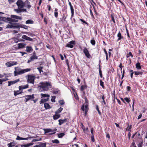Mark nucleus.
Here are the masks:
<instances>
[{"label": "nucleus", "mask_w": 147, "mask_h": 147, "mask_svg": "<svg viewBox=\"0 0 147 147\" xmlns=\"http://www.w3.org/2000/svg\"><path fill=\"white\" fill-rule=\"evenodd\" d=\"M34 23V21L32 20H28L26 22V24H33Z\"/></svg>", "instance_id": "obj_27"}, {"label": "nucleus", "mask_w": 147, "mask_h": 147, "mask_svg": "<svg viewBox=\"0 0 147 147\" xmlns=\"http://www.w3.org/2000/svg\"><path fill=\"white\" fill-rule=\"evenodd\" d=\"M25 4L27 5L26 6L27 7L28 9H29L31 7V6L30 4V3L28 1H26L25 2Z\"/></svg>", "instance_id": "obj_25"}, {"label": "nucleus", "mask_w": 147, "mask_h": 147, "mask_svg": "<svg viewBox=\"0 0 147 147\" xmlns=\"http://www.w3.org/2000/svg\"><path fill=\"white\" fill-rule=\"evenodd\" d=\"M59 103L61 105H63L64 104V102L63 100H61L59 101Z\"/></svg>", "instance_id": "obj_46"}, {"label": "nucleus", "mask_w": 147, "mask_h": 147, "mask_svg": "<svg viewBox=\"0 0 147 147\" xmlns=\"http://www.w3.org/2000/svg\"><path fill=\"white\" fill-rule=\"evenodd\" d=\"M32 47L30 46H28L26 47V51L30 53L31 51H32Z\"/></svg>", "instance_id": "obj_19"}, {"label": "nucleus", "mask_w": 147, "mask_h": 147, "mask_svg": "<svg viewBox=\"0 0 147 147\" xmlns=\"http://www.w3.org/2000/svg\"><path fill=\"white\" fill-rule=\"evenodd\" d=\"M86 88L87 86L86 85H82L81 86V88H80V90L81 91H83Z\"/></svg>", "instance_id": "obj_33"}, {"label": "nucleus", "mask_w": 147, "mask_h": 147, "mask_svg": "<svg viewBox=\"0 0 147 147\" xmlns=\"http://www.w3.org/2000/svg\"><path fill=\"white\" fill-rule=\"evenodd\" d=\"M33 142H31L26 144H23L21 145V147H30V146L33 145Z\"/></svg>", "instance_id": "obj_17"}, {"label": "nucleus", "mask_w": 147, "mask_h": 147, "mask_svg": "<svg viewBox=\"0 0 147 147\" xmlns=\"http://www.w3.org/2000/svg\"><path fill=\"white\" fill-rule=\"evenodd\" d=\"M23 138L20 137L19 136H18L16 138V140H23Z\"/></svg>", "instance_id": "obj_51"}, {"label": "nucleus", "mask_w": 147, "mask_h": 147, "mask_svg": "<svg viewBox=\"0 0 147 147\" xmlns=\"http://www.w3.org/2000/svg\"><path fill=\"white\" fill-rule=\"evenodd\" d=\"M111 19H112V20L113 21V22L114 23V24H115V21L114 17L112 15H111Z\"/></svg>", "instance_id": "obj_59"}, {"label": "nucleus", "mask_w": 147, "mask_h": 147, "mask_svg": "<svg viewBox=\"0 0 147 147\" xmlns=\"http://www.w3.org/2000/svg\"><path fill=\"white\" fill-rule=\"evenodd\" d=\"M84 99H85V100L86 103V104L88 103V100L87 99V98L86 97H85Z\"/></svg>", "instance_id": "obj_60"}, {"label": "nucleus", "mask_w": 147, "mask_h": 147, "mask_svg": "<svg viewBox=\"0 0 147 147\" xmlns=\"http://www.w3.org/2000/svg\"><path fill=\"white\" fill-rule=\"evenodd\" d=\"M56 98V96H52V98L51 99V100L52 102H55V99Z\"/></svg>", "instance_id": "obj_44"}, {"label": "nucleus", "mask_w": 147, "mask_h": 147, "mask_svg": "<svg viewBox=\"0 0 147 147\" xmlns=\"http://www.w3.org/2000/svg\"><path fill=\"white\" fill-rule=\"evenodd\" d=\"M84 107L85 108V110H86L88 111V105L87 104H86L85 105V106H84Z\"/></svg>", "instance_id": "obj_56"}, {"label": "nucleus", "mask_w": 147, "mask_h": 147, "mask_svg": "<svg viewBox=\"0 0 147 147\" xmlns=\"http://www.w3.org/2000/svg\"><path fill=\"white\" fill-rule=\"evenodd\" d=\"M17 62H13L11 61L10 62H7L5 63L6 65L8 67H11L13 65H16L17 64Z\"/></svg>", "instance_id": "obj_11"}, {"label": "nucleus", "mask_w": 147, "mask_h": 147, "mask_svg": "<svg viewBox=\"0 0 147 147\" xmlns=\"http://www.w3.org/2000/svg\"><path fill=\"white\" fill-rule=\"evenodd\" d=\"M28 79L27 82L28 83L34 84V81L35 79V76L32 75H28Z\"/></svg>", "instance_id": "obj_4"}, {"label": "nucleus", "mask_w": 147, "mask_h": 147, "mask_svg": "<svg viewBox=\"0 0 147 147\" xmlns=\"http://www.w3.org/2000/svg\"><path fill=\"white\" fill-rule=\"evenodd\" d=\"M119 67L121 68V70L122 69V68L123 67V66H122V64L121 63L119 66Z\"/></svg>", "instance_id": "obj_64"}, {"label": "nucleus", "mask_w": 147, "mask_h": 147, "mask_svg": "<svg viewBox=\"0 0 147 147\" xmlns=\"http://www.w3.org/2000/svg\"><path fill=\"white\" fill-rule=\"evenodd\" d=\"M49 98H47L46 99H42L39 102L40 104L44 103L45 102L48 101L49 100Z\"/></svg>", "instance_id": "obj_20"}, {"label": "nucleus", "mask_w": 147, "mask_h": 147, "mask_svg": "<svg viewBox=\"0 0 147 147\" xmlns=\"http://www.w3.org/2000/svg\"><path fill=\"white\" fill-rule=\"evenodd\" d=\"M131 125H130L129 126V127H127V128H126V130H127L128 131H131Z\"/></svg>", "instance_id": "obj_54"}, {"label": "nucleus", "mask_w": 147, "mask_h": 147, "mask_svg": "<svg viewBox=\"0 0 147 147\" xmlns=\"http://www.w3.org/2000/svg\"><path fill=\"white\" fill-rule=\"evenodd\" d=\"M124 99L127 102H129L130 101V100L129 98H124Z\"/></svg>", "instance_id": "obj_50"}, {"label": "nucleus", "mask_w": 147, "mask_h": 147, "mask_svg": "<svg viewBox=\"0 0 147 147\" xmlns=\"http://www.w3.org/2000/svg\"><path fill=\"white\" fill-rule=\"evenodd\" d=\"M131 56V57H133V55H132L131 53V52H130L129 53H127V54L126 57H128L129 56Z\"/></svg>", "instance_id": "obj_43"}, {"label": "nucleus", "mask_w": 147, "mask_h": 147, "mask_svg": "<svg viewBox=\"0 0 147 147\" xmlns=\"http://www.w3.org/2000/svg\"><path fill=\"white\" fill-rule=\"evenodd\" d=\"M20 27L22 28H24L26 29H27L28 27V26H26L25 25H23V24H21L20 26Z\"/></svg>", "instance_id": "obj_36"}, {"label": "nucleus", "mask_w": 147, "mask_h": 147, "mask_svg": "<svg viewBox=\"0 0 147 147\" xmlns=\"http://www.w3.org/2000/svg\"><path fill=\"white\" fill-rule=\"evenodd\" d=\"M136 67L138 69H140L141 68V67L140 66V63L139 62L137 63L136 65Z\"/></svg>", "instance_id": "obj_26"}, {"label": "nucleus", "mask_w": 147, "mask_h": 147, "mask_svg": "<svg viewBox=\"0 0 147 147\" xmlns=\"http://www.w3.org/2000/svg\"><path fill=\"white\" fill-rule=\"evenodd\" d=\"M14 11L17 13H19L21 12H27L26 9H23L22 8H19V9H14Z\"/></svg>", "instance_id": "obj_9"}, {"label": "nucleus", "mask_w": 147, "mask_h": 147, "mask_svg": "<svg viewBox=\"0 0 147 147\" xmlns=\"http://www.w3.org/2000/svg\"><path fill=\"white\" fill-rule=\"evenodd\" d=\"M93 130L94 129L93 128H92L91 129L90 131L92 135H94L93 133Z\"/></svg>", "instance_id": "obj_63"}, {"label": "nucleus", "mask_w": 147, "mask_h": 147, "mask_svg": "<svg viewBox=\"0 0 147 147\" xmlns=\"http://www.w3.org/2000/svg\"><path fill=\"white\" fill-rule=\"evenodd\" d=\"M43 68V67L42 66H39L37 68V69L38 70L40 73L41 72H43L42 70Z\"/></svg>", "instance_id": "obj_39"}, {"label": "nucleus", "mask_w": 147, "mask_h": 147, "mask_svg": "<svg viewBox=\"0 0 147 147\" xmlns=\"http://www.w3.org/2000/svg\"><path fill=\"white\" fill-rule=\"evenodd\" d=\"M131 87L129 86H127V89L128 91H129L131 89Z\"/></svg>", "instance_id": "obj_62"}, {"label": "nucleus", "mask_w": 147, "mask_h": 147, "mask_svg": "<svg viewBox=\"0 0 147 147\" xmlns=\"http://www.w3.org/2000/svg\"><path fill=\"white\" fill-rule=\"evenodd\" d=\"M81 109L83 111H85V115H86L87 114V113L88 110H85L84 104H83L82 105L81 107Z\"/></svg>", "instance_id": "obj_32"}, {"label": "nucleus", "mask_w": 147, "mask_h": 147, "mask_svg": "<svg viewBox=\"0 0 147 147\" xmlns=\"http://www.w3.org/2000/svg\"><path fill=\"white\" fill-rule=\"evenodd\" d=\"M20 81V80L19 79H18L15 80L13 81H9L8 82V86H11V85H13L15 84L17 82H18Z\"/></svg>", "instance_id": "obj_12"}, {"label": "nucleus", "mask_w": 147, "mask_h": 147, "mask_svg": "<svg viewBox=\"0 0 147 147\" xmlns=\"http://www.w3.org/2000/svg\"><path fill=\"white\" fill-rule=\"evenodd\" d=\"M11 20V18H5L3 17H0V20L9 23L10 20Z\"/></svg>", "instance_id": "obj_7"}, {"label": "nucleus", "mask_w": 147, "mask_h": 147, "mask_svg": "<svg viewBox=\"0 0 147 147\" xmlns=\"http://www.w3.org/2000/svg\"><path fill=\"white\" fill-rule=\"evenodd\" d=\"M100 85L103 88H104L105 86H104V82H103L101 80H100Z\"/></svg>", "instance_id": "obj_42"}, {"label": "nucleus", "mask_w": 147, "mask_h": 147, "mask_svg": "<svg viewBox=\"0 0 147 147\" xmlns=\"http://www.w3.org/2000/svg\"><path fill=\"white\" fill-rule=\"evenodd\" d=\"M80 20L82 22H83L84 23L88 24V23L86 22L84 20L81 19H80Z\"/></svg>", "instance_id": "obj_55"}, {"label": "nucleus", "mask_w": 147, "mask_h": 147, "mask_svg": "<svg viewBox=\"0 0 147 147\" xmlns=\"http://www.w3.org/2000/svg\"><path fill=\"white\" fill-rule=\"evenodd\" d=\"M67 119H59L58 120L59 122V125H61L64 123L67 122Z\"/></svg>", "instance_id": "obj_14"}, {"label": "nucleus", "mask_w": 147, "mask_h": 147, "mask_svg": "<svg viewBox=\"0 0 147 147\" xmlns=\"http://www.w3.org/2000/svg\"><path fill=\"white\" fill-rule=\"evenodd\" d=\"M44 22L45 23V24H47V20L45 18L44 20Z\"/></svg>", "instance_id": "obj_61"}, {"label": "nucleus", "mask_w": 147, "mask_h": 147, "mask_svg": "<svg viewBox=\"0 0 147 147\" xmlns=\"http://www.w3.org/2000/svg\"><path fill=\"white\" fill-rule=\"evenodd\" d=\"M70 9H71V18L73 17V16L74 15V10L73 7H70Z\"/></svg>", "instance_id": "obj_30"}, {"label": "nucleus", "mask_w": 147, "mask_h": 147, "mask_svg": "<svg viewBox=\"0 0 147 147\" xmlns=\"http://www.w3.org/2000/svg\"><path fill=\"white\" fill-rule=\"evenodd\" d=\"M75 44V42L74 41H71L66 45V47L72 48L73 47V45Z\"/></svg>", "instance_id": "obj_10"}, {"label": "nucleus", "mask_w": 147, "mask_h": 147, "mask_svg": "<svg viewBox=\"0 0 147 147\" xmlns=\"http://www.w3.org/2000/svg\"><path fill=\"white\" fill-rule=\"evenodd\" d=\"M63 108L61 107H60L59 108L57 111L55 112V113L58 114L60 113L61 111H62Z\"/></svg>", "instance_id": "obj_28"}, {"label": "nucleus", "mask_w": 147, "mask_h": 147, "mask_svg": "<svg viewBox=\"0 0 147 147\" xmlns=\"http://www.w3.org/2000/svg\"><path fill=\"white\" fill-rule=\"evenodd\" d=\"M26 44L21 42L18 44V48L19 49L25 47Z\"/></svg>", "instance_id": "obj_15"}, {"label": "nucleus", "mask_w": 147, "mask_h": 147, "mask_svg": "<svg viewBox=\"0 0 147 147\" xmlns=\"http://www.w3.org/2000/svg\"><path fill=\"white\" fill-rule=\"evenodd\" d=\"M91 140L92 142H94V135H92L91 136Z\"/></svg>", "instance_id": "obj_58"}, {"label": "nucleus", "mask_w": 147, "mask_h": 147, "mask_svg": "<svg viewBox=\"0 0 147 147\" xmlns=\"http://www.w3.org/2000/svg\"><path fill=\"white\" fill-rule=\"evenodd\" d=\"M90 43L92 45H94L95 44V41L94 39L91 40H90Z\"/></svg>", "instance_id": "obj_48"}, {"label": "nucleus", "mask_w": 147, "mask_h": 147, "mask_svg": "<svg viewBox=\"0 0 147 147\" xmlns=\"http://www.w3.org/2000/svg\"><path fill=\"white\" fill-rule=\"evenodd\" d=\"M31 70L30 68H27L23 69L20 70L19 71H15L14 72V74L15 76L18 75H20L24 74V73L30 71Z\"/></svg>", "instance_id": "obj_2"}, {"label": "nucleus", "mask_w": 147, "mask_h": 147, "mask_svg": "<svg viewBox=\"0 0 147 147\" xmlns=\"http://www.w3.org/2000/svg\"><path fill=\"white\" fill-rule=\"evenodd\" d=\"M60 117V115L59 114H56L53 115V118L54 120H56L58 119Z\"/></svg>", "instance_id": "obj_23"}, {"label": "nucleus", "mask_w": 147, "mask_h": 147, "mask_svg": "<svg viewBox=\"0 0 147 147\" xmlns=\"http://www.w3.org/2000/svg\"><path fill=\"white\" fill-rule=\"evenodd\" d=\"M19 26H12L11 25L8 24L7 26V28H19Z\"/></svg>", "instance_id": "obj_24"}, {"label": "nucleus", "mask_w": 147, "mask_h": 147, "mask_svg": "<svg viewBox=\"0 0 147 147\" xmlns=\"http://www.w3.org/2000/svg\"><path fill=\"white\" fill-rule=\"evenodd\" d=\"M144 71L142 70L141 71H135L134 72V74L135 75H142L143 74Z\"/></svg>", "instance_id": "obj_21"}, {"label": "nucleus", "mask_w": 147, "mask_h": 147, "mask_svg": "<svg viewBox=\"0 0 147 147\" xmlns=\"http://www.w3.org/2000/svg\"><path fill=\"white\" fill-rule=\"evenodd\" d=\"M38 59V57L36 56L33 55L30 57V59H31L32 61L34 59Z\"/></svg>", "instance_id": "obj_38"}, {"label": "nucleus", "mask_w": 147, "mask_h": 147, "mask_svg": "<svg viewBox=\"0 0 147 147\" xmlns=\"http://www.w3.org/2000/svg\"><path fill=\"white\" fill-rule=\"evenodd\" d=\"M44 107L46 109H48L51 108L49 104L47 103H44Z\"/></svg>", "instance_id": "obj_22"}, {"label": "nucleus", "mask_w": 147, "mask_h": 147, "mask_svg": "<svg viewBox=\"0 0 147 147\" xmlns=\"http://www.w3.org/2000/svg\"><path fill=\"white\" fill-rule=\"evenodd\" d=\"M22 38L26 40H29V41H32L33 40V39L30 38L27 36L25 35H23L22 37Z\"/></svg>", "instance_id": "obj_13"}, {"label": "nucleus", "mask_w": 147, "mask_h": 147, "mask_svg": "<svg viewBox=\"0 0 147 147\" xmlns=\"http://www.w3.org/2000/svg\"><path fill=\"white\" fill-rule=\"evenodd\" d=\"M65 135V134L63 133H60L58 134V137L59 138H61L64 136Z\"/></svg>", "instance_id": "obj_34"}, {"label": "nucleus", "mask_w": 147, "mask_h": 147, "mask_svg": "<svg viewBox=\"0 0 147 147\" xmlns=\"http://www.w3.org/2000/svg\"><path fill=\"white\" fill-rule=\"evenodd\" d=\"M51 142L53 143H55L57 144L59 143V141L57 139H55L54 140H51Z\"/></svg>", "instance_id": "obj_35"}, {"label": "nucleus", "mask_w": 147, "mask_h": 147, "mask_svg": "<svg viewBox=\"0 0 147 147\" xmlns=\"http://www.w3.org/2000/svg\"><path fill=\"white\" fill-rule=\"evenodd\" d=\"M39 86L40 88H39V91L40 92L47 91L49 90L50 88L52 87L51 83L48 82H42L39 83Z\"/></svg>", "instance_id": "obj_1"}, {"label": "nucleus", "mask_w": 147, "mask_h": 147, "mask_svg": "<svg viewBox=\"0 0 147 147\" xmlns=\"http://www.w3.org/2000/svg\"><path fill=\"white\" fill-rule=\"evenodd\" d=\"M58 9L57 8H55V9L54 16L56 18H57L58 16Z\"/></svg>", "instance_id": "obj_29"}, {"label": "nucleus", "mask_w": 147, "mask_h": 147, "mask_svg": "<svg viewBox=\"0 0 147 147\" xmlns=\"http://www.w3.org/2000/svg\"><path fill=\"white\" fill-rule=\"evenodd\" d=\"M83 52L85 54V56L88 58H90L91 57V55L89 54L87 49L85 48L84 49Z\"/></svg>", "instance_id": "obj_8"}, {"label": "nucleus", "mask_w": 147, "mask_h": 147, "mask_svg": "<svg viewBox=\"0 0 147 147\" xmlns=\"http://www.w3.org/2000/svg\"><path fill=\"white\" fill-rule=\"evenodd\" d=\"M57 129L56 128H54L53 129V132H52V133H50L49 134L50 135H51L55 134L56 133V131H57Z\"/></svg>", "instance_id": "obj_45"}, {"label": "nucleus", "mask_w": 147, "mask_h": 147, "mask_svg": "<svg viewBox=\"0 0 147 147\" xmlns=\"http://www.w3.org/2000/svg\"><path fill=\"white\" fill-rule=\"evenodd\" d=\"M41 95L42 97H48V98H49L50 96L49 95L46 94H41Z\"/></svg>", "instance_id": "obj_40"}, {"label": "nucleus", "mask_w": 147, "mask_h": 147, "mask_svg": "<svg viewBox=\"0 0 147 147\" xmlns=\"http://www.w3.org/2000/svg\"><path fill=\"white\" fill-rule=\"evenodd\" d=\"M41 140V138H39V139H35L32 140V142H36L40 141Z\"/></svg>", "instance_id": "obj_49"}, {"label": "nucleus", "mask_w": 147, "mask_h": 147, "mask_svg": "<svg viewBox=\"0 0 147 147\" xmlns=\"http://www.w3.org/2000/svg\"><path fill=\"white\" fill-rule=\"evenodd\" d=\"M15 69L16 71H19L20 69V68L18 67H15Z\"/></svg>", "instance_id": "obj_53"}, {"label": "nucleus", "mask_w": 147, "mask_h": 147, "mask_svg": "<svg viewBox=\"0 0 147 147\" xmlns=\"http://www.w3.org/2000/svg\"><path fill=\"white\" fill-rule=\"evenodd\" d=\"M21 92H20L19 90H17V91H14V95H15V96L21 94Z\"/></svg>", "instance_id": "obj_37"}, {"label": "nucleus", "mask_w": 147, "mask_h": 147, "mask_svg": "<svg viewBox=\"0 0 147 147\" xmlns=\"http://www.w3.org/2000/svg\"><path fill=\"white\" fill-rule=\"evenodd\" d=\"M28 85L26 84L24 86H19V90H22L23 89H25L28 88Z\"/></svg>", "instance_id": "obj_16"}, {"label": "nucleus", "mask_w": 147, "mask_h": 147, "mask_svg": "<svg viewBox=\"0 0 147 147\" xmlns=\"http://www.w3.org/2000/svg\"><path fill=\"white\" fill-rule=\"evenodd\" d=\"M25 97L24 101L27 102L29 100L32 99L34 98V94H33L32 95H28L26 96Z\"/></svg>", "instance_id": "obj_6"}, {"label": "nucleus", "mask_w": 147, "mask_h": 147, "mask_svg": "<svg viewBox=\"0 0 147 147\" xmlns=\"http://www.w3.org/2000/svg\"><path fill=\"white\" fill-rule=\"evenodd\" d=\"M117 36L118 37V38L117 40V41H118L121 39H123V37L121 36L120 31H119L117 35Z\"/></svg>", "instance_id": "obj_18"}, {"label": "nucleus", "mask_w": 147, "mask_h": 147, "mask_svg": "<svg viewBox=\"0 0 147 147\" xmlns=\"http://www.w3.org/2000/svg\"><path fill=\"white\" fill-rule=\"evenodd\" d=\"M8 2L9 4H11L12 3L14 2L16 0H8Z\"/></svg>", "instance_id": "obj_57"}, {"label": "nucleus", "mask_w": 147, "mask_h": 147, "mask_svg": "<svg viewBox=\"0 0 147 147\" xmlns=\"http://www.w3.org/2000/svg\"><path fill=\"white\" fill-rule=\"evenodd\" d=\"M59 91L58 89H57L55 90H53L52 91L53 93L55 94H59Z\"/></svg>", "instance_id": "obj_31"}, {"label": "nucleus", "mask_w": 147, "mask_h": 147, "mask_svg": "<svg viewBox=\"0 0 147 147\" xmlns=\"http://www.w3.org/2000/svg\"><path fill=\"white\" fill-rule=\"evenodd\" d=\"M11 20H10L9 23L11 22H18V19L22 20V18L21 17L18 16L16 15H11Z\"/></svg>", "instance_id": "obj_3"}, {"label": "nucleus", "mask_w": 147, "mask_h": 147, "mask_svg": "<svg viewBox=\"0 0 147 147\" xmlns=\"http://www.w3.org/2000/svg\"><path fill=\"white\" fill-rule=\"evenodd\" d=\"M143 142H141L139 143L138 145V147H142V146Z\"/></svg>", "instance_id": "obj_52"}, {"label": "nucleus", "mask_w": 147, "mask_h": 147, "mask_svg": "<svg viewBox=\"0 0 147 147\" xmlns=\"http://www.w3.org/2000/svg\"><path fill=\"white\" fill-rule=\"evenodd\" d=\"M16 4L18 6V9L23 8L25 5V3H24L22 0H18Z\"/></svg>", "instance_id": "obj_5"}, {"label": "nucleus", "mask_w": 147, "mask_h": 147, "mask_svg": "<svg viewBox=\"0 0 147 147\" xmlns=\"http://www.w3.org/2000/svg\"><path fill=\"white\" fill-rule=\"evenodd\" d=\"M44 130L45 131V134H46L50 132L49 129H44Z\"/></svg>", "instance_id": "obj_47"}, {"label": "nucleus", "mask_w": 147, "mask_h": 147, "mask_svg": "<svg viewBox=\"0 0 147 147\" xmlns=\"http://www.w3.org/2000/svg\"><path fill=\"white\" fill-rule=\"evenodd\" d=\"M99 73L100 75V76L101 78H102V71L101 70L100 67V65H99Z\"/></svg>", "instance_id": "obj_41"}]
</instances>
